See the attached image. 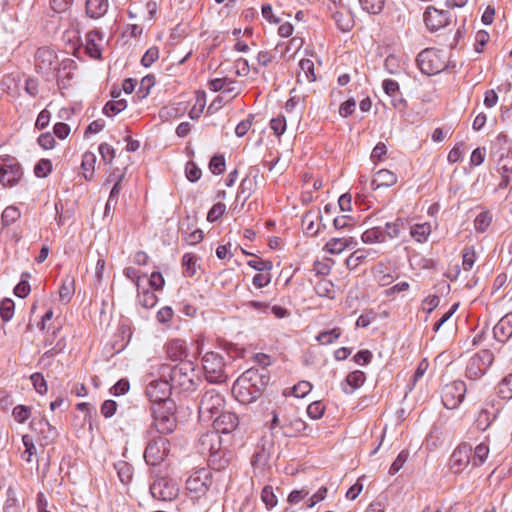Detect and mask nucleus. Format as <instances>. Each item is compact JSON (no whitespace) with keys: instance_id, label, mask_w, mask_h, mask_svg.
Instances as JSON below:
<instances>
[{"instance_id":"f8f14e48","label":"nucleus","mask_w":512,"mask_h":512,"mask_svg":"<svg viewBox=\"0 0 512 512\" xmlns=\"http://www.w3.org/2000/svg\"><path fill=\"white\" fill-rule=\"evenodd\" d=\"M466 385L463 381L447 384L442 390V402L448 409H455L463 401Z\"/></svg>"},{"instance_id":"864d4df0","label":"nucleus","mask_w":512,"mask_h":512,"mask_svg":"<svg viewBox=\"0 0 512 512\" xmlns=\"http://www.w3.org/2000/svg\"><path fill=\"white\" fill-rule=\"evenodd\" d=\"M19 217L20 211L14 206H9L2 213V222L5 226H8L18 220Z\"/></svg>"},{"instance_id":"4d7b16f0","label":"nucleus","mask_w":512,"mask_h":512,"mask_svg":"<svg viewBox=\"0 0 512 512\" xmlns=\"http://www.w3.org/2000/svg\"><path fill=\"white\" fill-rule=\"evenodd\" d=\"M209 169L213 174L219 175L225 171V159L222 155L213 156L209 163Z\"/></svg>"},{"instance_id":"39448f33","label":"nucleus","mask_w":512,"mask_h":512,"mask_svg":"<svg viewBox=\"0 0 512 512\" xmlns=\"http://www.w3.org/2000/svg\"><path fill=\"white\" fill-rule=\"evenodd\" d=\"M202 365L205 377L210 383L220 384L227 380L225 362L221 354L216 352L205 353L202 358Z\"/></svg>"},{"instance_id":"a18cd8bd","label":"nucleus","mask_w":512,"mask_h":512,"mask_svg":"<svg viewBox=\"0 0 512 512\" xmlns=\"http://www.w3.org/2000/svg\"><path fill=\"white\" fill-rule=\"evenodd\" d=\"M155 85V77L152 75H148L142 78L140 82L139 89L137 91V95L139 98L143 99L146 98L149 93L150 89Z\"/></svg>"},{"instance_id":"4be33fe9","label":"nucleus","mask_w":512,"mask_h":512,"mask_svg":"<svg viewBox=\"0 0 512 512\" xmlns=\"http://www.w3.org/2000/svg\"><path fill=\"white\" fill-rule=\"evenodd\" d=\"M357 245V242L353 237H341V238H331L324 245L323 250L327 253L338 255L342 253L347 248H352Z\"/></svg>"},{"instance_id":"cd10ccee","label":"nucleus","mask_w":512,"mask_h":512,"mask_svg":"<svg viewBox=\"0 0 512 512\" xmlns=\"http://www.w3.org/2000/svg\"><path fill=\"white\" fill-rule=\"evenodd\" d=\"M300 71L297 74V81L303 82H314L316 75L314 71V62L310 59H302L299 62Z\"/></svg>"},{"instance_id":"58836bf2","label":"nucleus","mask_w":512,"mask_h":512,"mask_svg":"<svg viewBox=\"0 0 512 512\" xmlns=\"http://www.w3.org/2000/svg\"><path fill=\"white\" fill-rule=\"evenodd\" d=\"M22 442L25 447V450L21 454V458L30 463L33 461V456L36 455L37 450L34 444L33 438L30 435H23Z\"/></svg>"},{"instance_id":"4468645a","label":"nucleus","mask_w":512,"mask_h":512,"mask_svg":"<svg viewBox=\"0 0 512 512\" xmlns=\"http://www.w3.org/2000/svg\"><path fill=\"white\" fill-rule=\"evenodd\" d=\"M35 67L44 75H49L57 70L58 57L55 51L48 47L39 48L35 55Z\"/></svg>"},{"instance_id":"f257e3e1","label":"nucleus","mask_w":512,"mask_h":512,"mask_svg":"<svg viewBox=\"0 0 512 512\" xmlns=\"http://www.w3.org/2000/svg\"><path fill=\"white\" fill-rule=\"evenodd\" d=\"M161 376H169L172 388H180L183 391H194L199 378L195 373L194 364L191 361H181L175 366L163 365L160 369Z\"/></svg>"},{"instance_id":"052dcab7","label":"nucleus","mask_w":512,"mask_h":512,"mask_svg":"<svg viewBox=\"0 0 512 512\" xmlns=\"http://www.w3.org/2000/svg\"><path fill=\"white\" fill-rule=\"evenodd\" d=\"M325 411V406L320 401L312 402L307 407V414L312 419H320Z\"/></svg>"},{"instance_id":"412c9836","label":"nucleus","mask_w":512,"mask_h":512,"mask_svg":"<svg viewBox=\"0 0 512 512\" xmlns=\"http://www.w3.org/2000/svg\"><path fill=\"white\" fill-rule=\"evenodd\" d=\"M497 341L505 343L512 337V312L504 315L493 328Z\"/></svg>"},{"instance_id":"2eb2a0df","label":"nucleus","mask_w":512,"mask_h":512,"mask_svg":"<svg viewBox=\"0 0 512 512\" xmlns=\"http://www.w3.org/2000/svg\"><path fill=\"white\" fill-rule=\"evenodd\" d=\"M171 385L168 380H153L146 387L147 397L157 405L171 401Z\"/></svg>"},{"instance_id":"bb28decb","label":"nucleus","mask_w":512,"mask_h":512,"mask_svg":"<svg viewBox=\"0 0 512 512\" xmlns=\"http://www.w3.org/2000/svg\"><path fill=\"white\" fill-rule=\"evenodd\" d=\"M4 512H20L21 506L17 498V484L11 483L6 491V500L3 505Z\"/></svg>"},{"instance_id":"7ed1b4c3","label":"nucleus","mask_w":512,"mask_h":512,"mask_svg":"<svg viewBox=\"0 0 512 512\" xmlns=\"http://www.w3.org/2000/svg\"><path fill=\"white\" fill-rule=\"evenodd\" d=\"M417 65L425 75H436L447 67V60L444 51L427 48L419 53Z\"/></svg>"},{"instance_id":"09e8293b","label":"nucleus","mask_w":512,"mask_h":512,"mask_svg":"<svg viewBox=\"0 0 512 512\" xmlns=\"http://www.w3.org/2000/svg\"><path fill=\"white\" fill-rule=\"evenodd\" d=\"M499 396L503 399H511L512 398V373L506 376L499 383Z\"/></svg>"},{"instance_id":"e2e57ef3","label":"nucleus","mask_w":512,"mask_h":512,"mask_svg":"<svg viewBox=\"0 0 512 512\" xmlns=\"http://www.w3.org/2000/svg\"><path fill=\"white\" fill-rule=\"evenodd\" d=\"M251 268L260 272H269L273 265L269 260H263L261 258L249 260L247 263Z\"/></svg>"},{"instance_id":"f03ea898","label":"nucleus","mask_w":512,"mask_h":512,"mask_svg":"<svg viewBox=\"0 0 512 512\" xmlns=\"http://www.w3.org/2000/svg\"><path fill=\"white\" fill-rule=\"evenodd\" d=\"M272 418L266 422L265 426L273 438L278 436L295 437L306 429V423L297 416L279 417L276 411H272Z\"/></svg>"},{"instance_id":"de8ad7c7","label":"nucleus","mask_w":512,"mask_h":512,"mask_svg":"<svg viewBox=\"0 0 512 512\" xmlns=\"http://www.w3.org/2000/svg\"><path fill=\"white\" fill-rule=\"evenodd\" d=\"M52 171V162L49 159H41L39 160L35 167L34 173L38 178L47 177Z\"/></svg>"},{"instance_id":"680f3d73","label":"nucleus","mask_w":512,"mask_h":512,"mask_svg":"<svg viewBox=\"0 0 512 512\" xmlns=\"http://www.w3.org/2000/svg\"><path fill=\"white\" fill-rule=\"evenodd\" d=\"M30 379L32 381V384L35 388V390L43 395L47 393V383L44 379V377L40 373H34L30 376Z\"/></svg>"},{"instance_id":"4c0bfd02","label":"nucleus","mask_w":512,"mask_h":512,"mask_svg":"<svg viewBox=\"0 0 512 512\" xmlns=\"http://www.w3.org/2000/svg\"><path fill=\"white\" fill-rule=\"evenodd\" d=\"M138 301L144 308H152L156 305L158 298L153 291L149 289H138Z\"/></svg>"},{"instance_id":"9b49d317","label":"nucleus","mask_w":512,"mask_h":512,"mask_svg":"<svg viewBox=\"0 0 512 512\" xmlns=\"http://www.w3.org/2000/svg\"><path fill=\"white\" fill-rule=\"evenodd\" d=\"M472 447L467 443L458 445L452 452L449 459V468L455 473L463 472L470 464L472 465Z\"/></svg>"},{"instance_id":"ea45409f","label":"nucleus","mask_w":512,"mask_h":512,"mask_svg":"<svg viewBox=\"0 0 512 512\" xmlns=\"http://www.w3.org/2000/svg\"><path fill=\"white\" fill-rule=\"evenodd\" d=\"M127 107V102L125 99H113L106 103L103 108V113L106 116H114L120 112H122Z\"/></svg>"},{"instance_id":"c85d7f7f","label":"nucleus","mask_w":512,"mask_h":512,"mask_svg":"<svg viewBox=\"0 0 512 512\" xmlns=\"http://www.w3.org/2000/svg\"><path fill=\"white\" fill-rule=\"evenodd\" d=\"M166 351L168 357L173 361L180 360L181 362L187 356L185 342L179 339L170 341L167 344Z\"/></svg>"},{"instance_id":"a211bd4d","label":"nucleus","mask_w":512,"mask_h":512,"mask_svg":"<svg viewBox=\"0 0 512 512\" xmlns=\"http://www.w3.org/2000/svg\"><path fill=\"white\" fill-rule=\"evenodd\" d=\"M245 379H241L240 377L234 382L232 387V393L235 396L236 400L242 404H249L254 402L261 393L257 392V390L252 389L250 386L246 384Z\"/></svg>"},{"instance_id":"e433bc0d","label":"nucleus","mask_w":512,"mask_h":512,"mask_svg":"<svg viewBox=\"0 0 512 512\" xmlns=\"http://www.w3.org/2000/svg\"><path fill=\"white\" fill-rule=\"evenodd\" d=\"M96 163V155L93 152H85L82 157L81 167L84 170V176L90 180L93 176Z\"/></svg>"},{"instance_id":"dca6fc26","label":"nucleus","mask_w":512,"mask_h":512,"mask_svg":"<svg viewBox=\"0 0 512 512\" xmlns=\"http://www.w3.org/2000/svg\"><path fill=\"white\" fill-rule=\"evenodd\" d=\"M30 427L37 434L41 446L49 445L57 437L56 428L44 417L32 419Z\"/></svg>"},{"instance_id":"6e6552de","label":"nucleus","mask_w":512,"mask_h":512,"mask_svg":"<svg viewBox=\"0 0 512 512\" xmlns=\"http://www.w3.org/2000/svg\"><path fill=\"white\" fill-rule=\"evenodd\" d=\"M494 361L490 350H481L470 358L466 367V376L471 380L482 377Z\"/></svg>"},{"instance_id":"603ef678","label":"nucleus","mask_w":512,"mask_h":512,"mask_svg":"<svg viewBox=\"0 0 512 512\" xmlns=\"http://www.w3.org/2000/svg\"><path fill=\"white\" fill-rule=\"evenodd\" d=\"M12 416L18 423H24L31 416V408L25 405H18L14 407Z\"/></svg>"},{"instance_id":"5fc2aeb1","label":"nucleus","mask_w":512,"mask_h":512,"mask_svg":"<svg viewBox=\"0 0 512 512\" xmlns=\"http://www.w3.org/2000/svg\"><path fill=\"white\" fill-rule=\"evenodd\" d=\"M366 252L361 249L355 250L345 261L349 269H355L362 260L366 258Z\"/></svg>"},{"instance_id":"bf43d9fd","label":"nucleus","mask_w":512,"mask_h":512,"mask_svg":"<svg viewBox=\"0 0 512 512\" xmlns=\"http://www.w3.org/2000/svg\"><path fill=\"white\" fill-rule=\"evenodd\" d=\"M408 456H409L408 451H406V450H402V451L398 454V456L396 457V459L394 460V462L391 464L390 469H389V473H390L391 475H394V474H396L397 472H399V471H400V469L403 467L404 463L407 461Z\"/></svg>"},{"instance_id":"1a4fd4ad","label":"nucleus","mask_w":512,"mask_h":512,"mask_svg":"<svg viewBox=\"0 0 512 512\" xmlns=\"http://www.w3.org/2000/svg\"><path fill=\"white\" fill-rule=\"evenodd\" d=\"M22 168L15 158L0 157V184L3 187L16 185L22 177Z\"/></svg>"},{"instance_id":"774afa93","label":"nucleus","mask_w":512,"mask_h":512,"mask_svg":"<svg viewBox=\"0 0 512 512\" xmlns=\"http://www.w3.org/2000/svg\"><path fill=\"white\" fill-rule=\"evenodd\" d=\"M261 499L268 508H273L277 504V498L273 492L272 487L266 486L261 493Z\"/></svg>"},{"instance_id":"49530a36","label":"nucleus","mask_w":512,"mask_h":512,"mask_svg":"<svg viewBox=\"0 0 512 512\" xmlns=\"http://www.w3.org/2000/svg\"><path fill=\"white\" fill-rule=\"evenodd\" d=\"M476 261V253L473 247H465L462 251V267L469 271Z\"/></svg>"},{"instance_id":"0eeeda50","label":"nucleus","mask_w":512,"mask_h":512,"mask_svg":"<svg viewBox=\"0 0 512 512\" xmlns=\"http://www.w3.org/2000/svg\"><path fill=\"white\" fill-rule=\"evenodd\" d=\"M150 493L156 500L171 502L178 497L179 486L172 479L160 477L150 485Z\"/></svg>"},{"instance_id":"aec40b11","label":"nucleus","mask_w":512,"mask_h":512,"mask_svg":"<svg viewBox=\"0 0 512 512\" xmlns=\"http://www.w3.org/2000/svg\"><path fill=\"white\" fill-rule=\"evenodd\" d=\"M213 423H214V428H215L214 430L217 431L218 434L219 433L228 434L237 428V426L239 424V419L236 416V414H234L232 412H222V413H219L213 419Z\"/></svg>"},{"instance_id":"ddd939ff","label":"nucleus","mask_w":512,"mask_h":512,"mask_svg":"<svg viewBox=\"0 0 512 512\" xmlns=\"http://www.w3.org/2000/svg\"><path fill=\"white\" fill-rule=\"evenodd\" d=\"M198 446L200 453L208 455L213 461L214 458L220 456L222 450L221 437L215 430L207 431L200 436Z\"/></svg>"},{"instance_id":"79ce46f5","label":"nucleus","mask_w":512,"mask_h":512,"mask_svg":"<svg viewBox=\"0 0 512 512\" xmlns=\"http://www.w3.org/2000/svg\"><path fill=\"white\" fill-rule=\"evenodd\" d=\"M15 304L12 299L5 298L0 302V316L3 321L8 322L14 315Z\"/></svg>"},{"instance_id":"20e7f679","label":"nucleus","mask_w":512,"mask_h":512,"mask_svg":"<svg viewBox=\"0 0 512 512\" xmlns=\"http://www.w3.org/2000/svg\"><path fill=\"white\" fill-rule=\"evenodd\" d=\"M174 409L173 401L164 402L153 408V425L159 433L169 434L175 430L177 422Z\"/></svg>"},{"instance_id":"3c124183","label":"nucleus","mask_w":512,"mask_h":512,"mask_svg":"<svg viewBox=\"0 0 512 512\" xmlns=\"http://www.w3.org/2000/svg\"><path fill=\"white\" fill-rule=\"evenodd\" d=\"M119 479L122 483L126 484L132 479V468L126 462H120L115 465Z\"/></svg>"},{"instance_id":"c03bdc74","label":"nucleus","mask_w":512,"mask_h":512,"mask_svg":"<svg viewBox=\"0 0 512 512\" xmlns=\"http://www.w3.org/2000/svg\"><path fill=\"white\" fill-rule=\"evenodd\" d=\"M404 228V220L397 219L394 222H387L385 225L386 238H397L400 235L401 230Z\"/></svg>"},{"instance_id":"69168bd1","label":"nucleus","mask_w":512,"mask_h":512,"mask_svg":"<svg viewBox=\"0 0 512 512\" xmlns=\"http://www.w3.org/2000/svg\"><path fill=\"white\" fill-rule=\"evenodd\" d=\"M226 205L224 203L218 202L212 206L207 214V220L209 222L217 221L225 212Z\"/></svg>"},{"instance_id":"393cba45","label":"nucleus","mask_w":512,"mask_h":512,"mask_svg":"<svg viewBox=\"0 0 512 512\" xmlns=\"http://www.w3.org/2000/svg\"><path fill=\"white\" fill-rule=\"evenodd\" d=\"M365 374L362 371L356 370L349 373L345 379V382L342 383V390L346 394L352 393L355 389L361 387L365 382Z\"/></svg>"},{"instance_id":"a878e982","label":"nucleus","mask_w":512,"mask_h":512,"mask_svg":"<svg viewBox=\"0 0 512 512\" xmlns=\"http://www.w3.org/2000/svg\"><path fill=\"white\" fill-rule=\"evenodd\" d=\"M108 0H86V13L90 18L98 19L108 11Z\"/></svg>"},{"instance_id":"338daca9","label":"nucleus","mask_w":512,"mask_h":512,"mask_svg":"<svg viewBox=\"0 0 512 512\" xmlns=\"http://www.w3.org/2000/svg\"><path fill=\"white\" fill-rule=\"evenodd\" d=\"M270 128L276 136H281L286 130V119L284 116H278L271 119Z\"/></svg>"},{"instance_id":"b1692460","label":"nucleus","mask_w":512,"mask_h":512,"mask_svg":"<svg viewBox=\"0 0 512 512\" xmlns=\"http://www.w3.org/2000/svg\"><path fill=\"white\" fill-rule=\"evenodd\" d=\"M102 36L98 31H90L86 35V53L93 59L101 57Z\"/></svg>"},{"instance_id":"8fccbe9b","label":"nucleus","mask_w":512,"mask_h":512,"mask_svg":"<svg viewBox=\"0 0 512 512\" xmlns=\"http://www.w3.org/2000/svg\"><path fill=\"white\" fill-rule=\"evenodd\" d=\"M74 293V280L67 278L63 281L59 290V296L62 301L68 302Z\"/></svg>"},{"instance_id":"423d86ee","label":"nucleus","mask_w":512,"mask_h":512,"mask_svg":"<svg viewBox=\"0 0 512 512\" xmlns=\"http://www.w3.org/2000/svg\"><path fill=\"white\" fill-rule=\"evenodd\" d=\"M224 406L223 396L215 389L206 391L199 402L198 413L200 419L209 422L220 413Z\"/></svg>"},{"instance_id":"13d9d810","label":"nucleus","mask_w":512,"mask_h":512,"mask_svg":"<svg viewBox=\"0 0 512 512\" xmlns=\"http://www.w3.org/2000/svg\"><path fill=\"white\" fill-rule=\"evenodd\" d=\"M387 154V147L383 142H379L372 150L370 159L374 164L382 162Z\"/></svg>"},{"instance_id":"6e6d98bb","label":"nucleus","mask_w":512,"mask_h":512,"mask_svg":"<svg viewBox=\"0 0 512 512\" xmlns=\"http://www.w3.org/2000/svg\"><path fill=\"white\" fill-rule=\"evenodd\" d=\"M491 223V216L487 212H481L474 220V227L478 232H485Z\"/></svg>"},{"instance_id":"7c9ffc66","label":"nucleus","mask_w":512,"mask_h":512,"mask_svg":"<svg viewBox=\"0 0 512 512\" xmlns=\"http://www.w3.org/2000/svg\"><path fill=\"white\" fill-rule=\"evenodd\" d=\"M431 234V225L427 222L414 224L410 228L411 237L417 241L418 243H424L428 240L429 235Z\"/></svg>"},{"instance_id":"c9c22d12","label":"nucleus","mask_w":512,"mask_h":512,"mask_svg":"<svg viewBox=\"0 0 512 512\" xmlns=\"http://www.w3.org/2000/svg\"><path fill=\"white\" fill-rule=\"evenodd\" d=\"M183 273L186 277H193L197 271V258L192 253H186L182 257Z\"/></svg>"},{"instance_id":"473e14b6","label":"nucleus","mask_w":512,"mask_h":512,"mask_svg":"<svg viewBox=\"0 0 512 512\" xmlns=\"http://www.w3.org/2000/svg\"><path fill=\"white\" fill-rule=\"evenodd\" d=\"M320 213L307 212L302 218V225L308 235L315 236L319 232V226L315 225V221L320 219Z\"/></svg>"},{"instance_id":"a19ab883","label":"nucleus","mask_w":512,"mask_h":512,"mask_svg":"<svg viewBox=\"0 0 512 512\" xmlns=\"http://www.w3.org/2000/svg\"><path fill=\"white\" fill-rule=\"evenodd\" d=\"M342 334V331L339 327H335L331 330L323 331L319 333L316 337V340L322 345L332 344L335 340H337Z\"/></svg>"},{"instance_id":"0e129e2a","label":"nucleus","mask_w":512,"mask_h":512,"mask_svg":"<svg viewBox=\"0 0 512 512\" xmlns=\"http://www.w3.org/2000/svg\"><path fill=\"white\" fill-rule=\"evenodd\" d=\"M312 389V384L308 381H300L292 388V393L295 397L303 398L305 397Z\"/></svg>"},{"instance_id":"f704fd0d","label":"nucleus","mask_w":512,"mask_h":512,"mask_svg":"<svg viewBox=\"0 0 512 512\" xmlns=\"http://www.w3.org/2000/svg\"><path fill=\"white\" fill-rule=\"evenodd\" d=\"M332 17L337 27L343 32L350 31L353 27V19L347 13L336 11L333 13Z\"/></svg>"},{"instance_id":"72a5a7b5","label":"nucleus","mask_w":512,"mask_h":512,"mask_svg":"<svg viewBox=\"0 0 512 512\" xmlns=\"http://www.w3.org/2000/svg\"><path fill=\"white\" fill-rule=\"evenodd\" d=\"M361 239L364 243L368 244L385 242L386 234L380 227H373L364 231Z\"/></svg>"},{"instance_id":"f3484780","label":"nucleus","mask_w":512,"mask_h":512,"mask_svg":"<svg viewBox=\"0 0 512 512\" xmlns=\"http://www.w3.org/2000/svg\"><path fill=\"white\" fill-rule=\"evenodd\" d=\"M423 19L426 27L432 32L446 27L450 22V16L447 11L436 9L433 6L426 8Z\"/></svg>"},{"instance_id":"37998d69","label":"nucleus","mask_w":512,"mask_h":512,"mask_svg":"<svg viewBox=\"0 0 512 512\" xmlns=\"http://www.w3.org/2000/svg\"><path fill=\"white\" fill-rule=\"evenodd\" d=\"M359 2L363 10L374 15L381 13L385 4L384 0H359Z\"/></svg>"},{"instance_id":"5701e85b","label":"nucleus","mask_w":512,"mask_h":512,"mask_svg":"<svg viewBox=\"0 0 512 512\" xmlns=\"http://www.w3.org/2000/svg\"><path fill=\"white\" fill-rule=\"evenodd\" d=\"M397 180V175L394 172L381 169L374 174L371 181V188L372 190H377L379 188L391 187L396 184Z\"/></svg>"},{"instance_id":"9d476101","label":"nucleus","mask_w":512,"mask_h":512,"mask_svg":"<svg viewBox=\"0 0 512 512\" xmlns=\"http://www.w3.org/2000/svg\"><path fill=\"white\" fill-rule=\"evenodd\" d=\"M170 442L167 438L159 436L149 442L147 445L144 458L149 465H158L169 453Z\"/></svg>"},{"instance_id":"6ab92c4d","label":"nucleus","mask_w":512,"mask_h":512,"mask_svg":"<svg viewBox=\"0 0 512 512\" xmlns=\"http://www.w3.org/2000/svg\"><path fill=\"white\" fill-rule=\"evenodd\" d=\"M240 378L245 379L247 382L246 384L252 389L257 390L259 393H262L270 380L265 369H248L240 376Z\"/></svg>"},{"instance_id":"c756f323","label":"nucleus","mask_w":512,"mask_h":512,"mask_svg":"<svg viewBox=\"0 0 512 512\" xmlns=\"http://www.w3.org/2000/svg\"><path fill=\"white\" fill-rule=\"evenodd\" d=\"M490 448L487 441L479 443L474 450L472 449V466L479 467L485 463L489 456Z\"/></svg>"},{"instance_id":"2f4dec72","label":"nucleus","mask_w":512,"mask_h":512,"mask_svg":"<svg viewBox=\"0 0 512 512\" xmlns=\"http://www.w3.org/2000/svg\"><path fill=\"white\" fill-rule=\"evenodd\" d=\"M315 292L320 297H326L329 299H333L335 297V286L334 284L326 279H320L315 285Z\"/></svg>"}]
</instances>
